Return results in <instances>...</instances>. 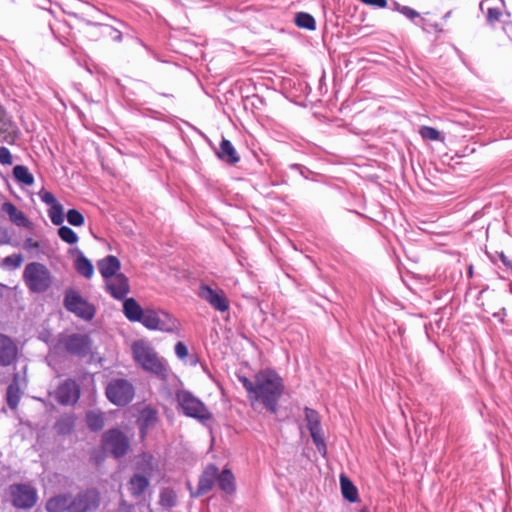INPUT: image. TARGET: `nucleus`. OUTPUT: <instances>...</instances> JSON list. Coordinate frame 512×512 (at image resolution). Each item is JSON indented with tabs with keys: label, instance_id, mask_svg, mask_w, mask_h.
I'll return each mask as SVG.
<instances>
[{
	"label": "nucleus",
	"instance_id": "1",
	"mask_svg": "<svg viewBox=\"0 0 512 512\" xmlns=\"http://www.w3.org/2000/svg\"><path fill=\"white\" fill-rule=\"evenodd\" d=\"M252 405L261 403L269 412L276 413L278 401L284 392V383L278 373L272 369H263L255 374L254 380L237 375Z\"/></svg>",
	"mask_w": 512,
	"mask_h": 512
},
{
	"label": "nucleus",
	"instance_id": "2",
	"mask_svg": "<svg viewBox=\"0 0 512 512\" xmlns=\"http://www.w3.org/2000/svg\"><path fill=\"white\" fill-rule=\"evenodd\" d=\"M131 354L136 365L143 371L161 380H167L170 373L169 365L148 340L134 341L131 344Z\"/></svg>",
	"mask_w": 512,
	"mask_h": 512
},
{
	"label": "nucleus",
	"instance_id": "3",
	"mask_svg": "<svg viewBox=\"0 0 512 512\" xmlns=\"http://www.w3.org/2000/svg\"><path fill=\"white\" fill-rule=\"evenodd\" d=\"M23 280L32 293H44L52 284V275L42 263L31 262L25 266Z\"/></svg>",
	"mask_w": 512,
	"mask_h": 512
},
{
	"label": "nucleus",
	"instance_id": "4",
	"mask_svg": "<svg viewBox=\"0 0 512 512\" xmlns=\"http://www.w3.org/2000/svg\"><path fill=\"white\" fill-rule=\"evenodd\" d=\"M149 330H156L165 333H178L179 321L168 312L161 309H145L143 319L140 322Z\"/></svg>",
	"mask_w": 512,
	"mask_h": 512
},
{
	"label": "nucleus",
	"instance_id": "5",
	"mask_svg": "<svg viewBox=\"0 0 512 512\" xmlns=\"http://www.w3.org/2000/svg\"><path fill=\"white\" fill-rule=\"evenodd\" d=\"M176 400L179 408L187 417L195 418L201 423H205L212 418L205 404L191 392L187 390L177 391Z\"/></svg>",
	"mask_w": 512,
	"mask_h": 512
},
{
	"label": "nucleus",
	"instance_id": "6",
	"mask_svg": "<svg viewBox=\"0 0 512 512\" xmlns=\"http://www.w3.org/2000/svg\"><path fill=\"white\" fill-rule=\"evenodd\" d=\"M63 305L67 311L84 321H91L96 314V307L73 288L65 291Z\"/></svg>",
	"mask_w": 512,
	"mask_h": 512
},
{
	"label": "nucleus",
	"instance_id": "7",
	"mask_svg": "<svg viewBox=\"0 0 512 512\" xmlns=\"http://www.w3.org/2000/svg\"><path fill=\"white\" fill-rule=\"evenodd\" d=\"M105 392L108 400L117 406L129 404L135 395L133 384L123 378L112 379L107 384Z\"/></svg>",
	"mask_w": 512,
	"mask_h": 512
},
{
	"label": "nucleus",
	"instance_id": "8",
	"mask_svg": "<svg viewBox=\"0 0 512 512\" xmlns=\"http://www.w3.org/2000/svg\"><path fill=\"white\" fill-rule=\"evenodd\" d=\"M58 345L66 352L79 357H86L91 352L92 342L87 334L60 335Z\"/></svg>",
	"mask_w": 512,
	"mask_h": 512
},
{
	"label": "nucleus",
	"instance_id": "9",
	"mask_svg": "<svg viewBox=\"0 0 512 512\" xmlns=\"http://www.w3.org/2000/svg\"><path fill=\"white\" fill-rule=\"evenodd\" d=\"M198 296L207 302L214 310L226 312L229 310L230 301L224 290L213 288L206 283H201L197 292Z\"/></svg>",
	"mask_w": 512,
	"mask_h": 512
},
{
	"label": "nucleus",
	"instance_id": "10",
	"mask_svg": "<svg viewBox=\"0 0 512 512\" xmlns=\"http://www.w3.org/2000/svg\"><path fill=\"white\" fill-rule=\"evenodd\" d=\"M102 446L115 458L124 456L129 449V439L118 429H111L102 436Z\"/></svg>",
	"mask_w": 512,
	"mask_h": 512
},
{
	"label": "nucleus",
	"instance_id": "11",
	"mask_svg": "<svg viewBox=\"0 0 512 512\" xmlns=\"http://www.w3.org/2000/svg\"><path fill=\"white\" fill-rule=\"evenodd\" d=\"M10 495L12 504L19 509H30L38 500L36 489L28 484L12 485Z\"/></svg>",
	"mask_w": 512,
	"mask_h": 512
},
{
	"label": "nucleus",
	"instance_id": "12",
	"mask_svg": "<svg viewBox=\"0 0 512 512\" xmlns=\"http://www.w3.org/2000/svg\"><path fill=\"white\" fill-rule=\"evenodd\" d=\"M100 505V494L90 488L79 492L76 496H72V504L70 512H95Z\"/></svg>",
	"mask_w": 512,
	"mask_h": 512
},
{
	"label": "nucleus",
	"instance_id": "13",
	"mask_svg": "<svg viewBox=\"0 0 512 512\" xmlns=\"http://www.w3.org/2000/svg\"><path fill=\"white\" fill-rule=\"evenodd\" d=\"M305 420L307 428L316 445L318 451L322 454L326 453V445L324 441V435L321 428L320 416L317 411L311 408H305Z\"/></svg>",
	"mask_w": 512,
	"mask_h": 512
},
{
	"label": "nucleus",
	"instance_id": "14",
	"mask_svg": "<svg viewBox=\"0 0 512 512\" xmlns=\"http://www.w3.org/2000/svg\"><path fill=\"white\" fill-rule=\"evenodd\" d=\"M105 288L117 300L124 299L130 292L129 280L123 273L105 280Z\"/></svg>",
	"mask_w": 512,
	"mask_h": 512
},
{
	"label": "nucleus",
	"instance_id": "15",
	"mask_svg": "<svg viewBox=\"0 0 512 512\" xmlns=\"http://www.w3.org/2000/svg\"><path fill=\"white\" fill-rule=\"evenodd\" d=\"M80 390L73 380L64 381L56 390V399L60 404L69 405L78 401Z\"/></svg>",
	"mask_w": 512,
	"mask_h": 512
},
{
	"label": "nucleus",
	"instance_id": "16",
	"mask_svg": "<svg viewBox=\"0 0 512 512\" xmlns=\"http://www.w3.org/2000/svg\"><path fill=\"white\" fill-rule=\"evenodd\" d=\"M17 137V127L8 116L4 107L0 105V140L12 145L16 142Z\"/></svg>",
	"mask_w": 512,
	"mask_h": 512
},
{
	"label": "nucleus",
	"instance_id": "17",
	"mask_svg": "<svg viewBox=\"0 0 512 512\" xmlns=\"http://www.w3.org/2000/svg\"><path fill=\"white\" fill-rule=\"evenodd\" d=\"M18 354V348L15 342L8 336L0 333V365H11Z\"/></svg>",
	"mask_w": 512,
	"mask_h": 512
},
{
	"label": "nucleus",
	"instance_id": "18",
	"mask_svg": "<svg viewBox=\"0 0 512 512\" xmlns=\"http://www.w3.org/2000/svg\"><path fill=\"white\" fill-rule=\"evenodd\" d=\"M218 476V468L215 465H208L203 471L196 493H191L192 496H201L209 492Z\"/></svg>",
	"mask_w": 512,
	"mask_h": 512
},
{
	"label": "nucleus",
	"instance_id": "19",
	"mask_svg": "<svg viewBox=\"0 0 512 512\" xmlns=\"http://www.w3.org/2000/svg\"><path fill=\"white\" fill-rule=\"evenodd\" d=\"M97 266L104 280L120 274L121 262L116 256L108 255L104 257L98 261Z\"/></svg>",
	"mask_w": 512,
	"mask_h": 512
},
{
	"label": "nucleus",
	"instance_id": "20",
	"mask_svg": "<svg viewBox=\"0 0 512 512\" xmlns=\"http://www.w3.org/2000/svg\"><path fill=\"white\" fill-rule=\"evenodd\" d=\"M72 495L69 493L58 494L49 498L45 504L47 512H70Z\"/></svg>",
	"mask_w": 512,
	"mask_h": 512
},
{
	"label": "nucleus",
	"instance_id": "21",
	"mask_svg": "<svg viewBox=\"0 0 512 512\" xmlns=\"http://www.w3.org/2000/svg\"><path fill=\"white\" fill-rule=\"evenodd\" d=\"M143 309L134 298H126L123 302V313L131 322H141L144 316Z\"/></svg>",
	"mask_w": 512,
	"mask_h": 512
},
{
	"label": "nucleus",
	"instance_id": "22",
	"mask_svg": "<svg viewBox=\"0 0 512 512\" xmlns=\"http://www.w3.org/2000/svg\"><path fill=\"white\" fill-rule=\"evenodd\" d=\"M20 381H25V378L20 379L19 374H15L12 382L7 388V404L11 409L17 408L21 399V384Z\"/></svg>",
	"mask_w": 512,
	"mask_h": 512
},
{
	"label": "nucleus",
	"instance_id": "23",
	"mask_svg": "<svg viewBox=\"0 0 512 512\" xmlns=\"http://www.w3.org/2000/svg\"><path fill=\"white\" fill-rule=\"evenodd\" d=\"M217 156L223 162L230 165H234L240 160V157L236 149L234 148L232 143L227 139H222L219 150L217 151Z\"/></svg>",
	"mask_w": 512,
	"mask_h": 512
},
{
	"label": "nucleus",
	"instance_id": "24",
	"mask_svg": "<svg viewBox=\"0 0 512 512\" xmlns=\"http://www.w3.org/2000/svg\"><path fill=\"white\" fill-rule=\"evenodd\" d=\"M157 422V413L150 408L142 410L138 419L140 435L144 438L150 428Z\"/></svg>",
	"mask_w": 512,
	"mask_h": 512
},
{
	"label": "nucleus",
	"instance_id": "25",
	"mask_svg": "<svg viewBox=\"0 0 512 512\" xmlns=\"http://www.w3.org/2000/svg\"><path fill=\"white\" fill-rule=\"evenodd\" d=\"M2 210L8 216L11 222L19 227H26L28 225V219L22 211H19L14 204L11 202H5L2 205Z\"/></svg>",
	"mask_w": 512,
	"mask_h": 512
},
{
	"label": "nucleus",
	"instance_id": "26",
	"mask_svg": "<svg viewBox=\"0 0 512 512\" xmlns=\"http://www.w3.org/2000/svg\"><path fill=\"white\" fill-rule=\"evenodd\" d=\"M75 269L80 275L87 279L92 278L94 275V267L91 261L80 250H77Z\"/></svg>",
	"mask_w": 512,
	"mask_h": 512
},
{
	"label": "nucleus",
	"instance_id": "27",
	"mask_svg": "<svg viewBox=\"0 0 512 512\" xmlns=\"http://www.w3.org/2000/svg\"><path fill=\"white\" fill-rule=\"evenodd\" d=\"M148 486L149 481L143 475L136 474L129 481V490L135 497L142 495Z\"/></svg>",
	"mask_w": 512,
	"mask_h": 512
},
{
	"label": "nucleus",
	"instance_id": "28",
	"mask_svg": "<svg viewBox=\"0 0 512 512\" xmlns=\"http://www.w3.org/2000/svg\"><path fill=\"white\" fill-rule=\"evenodd\" d=\"M340 485L342 495L345 499L352 503L358 500L357 488L346 476H340Z\"/></svg>",
	"mask_w": 512,
	"mask_h": 512
},
{
	"label": "nucleus",
	"instance_id": "29",
	"mask_svg": "<svg viewBox=\"0 0 512 512\" xmlns=\"http://www.w3.org/2000/svg\"><path fill=\"white\" fill-rule=\"evenodd\" d=\"M218 485L226 493H232L235 490L234 476L229 469H224L217 476Z\"/></svg>",
	"mask_w": 512,
	"mask_h": 512
},
{
	"label": "nucleus",
	"instance_id": "30",
	"mask_svg": "<svg viewBox=\"0 0 512 512\" xmlns=\"http://www.w3.org/2000/svg\"><path fill=\"white\" fill-rule=\"evenodd\" d=\"M13 176L21 184L31 186L34 183V176L24 165H16L13 168Z\"/></svg>",
	"mask_w": 512,
	"mask_h": 512
},
{
	"label": "nucleus",
	"instance_id": "31",
	"mask_svg": "<svg viewBox=\"0 0 512 512\" xmlns=\"http://www.w3.org/2000/svg\"><path fill=\"white\" fill-rule=\"evenodd\" d=\"M104 414L98 411H90L86 415L87 426L92 431H99L105 424Z\"/></svg>",
	"mask_w": 512,
	"mask_h": 512
},
{
	"label": "nucleus",
	"instance_id": "32",
	"mask_svg": "<svg viewBox=\"0 0 512 512\" xmlns=\"http://www.w3.org/2000/svg\"><path fill=\"white\" fill-rule=\"evenodd\" d=\"M295 23L300 28L314 30L316 27L315 19L308 13L300 12L295 17Z\"/></svg>",
	"mask_w": 512,
	"mask_h": 512
},
{
	"label": "nucleus",
	"instance_id": "33",
	"mask_svg": "<svg viewBox=\"0 0 512 512\" xmlns=\"http://www.w3.org/2000/svg\"><path fill=\"white\" fill-rule=\"evenodd\" d=\"M48 215L54 225L60 226L64 221L63 206L58 203L50 207L48 210Z\"/></svg>",
	"mask_w": 512,
	"mask_h": 512
},
{
	"label": "nucleus",
	"instance_id": "34",
	"mask_svg": "<svg viewBox=\"0 0 512 512\" xmlns=\"http://www.w3.org/2000/svg\"><path fill=\"white\" fill-rule=\"evenodd\" d=\"M23 256L21 254H12L2 260L1 267L5 269L15 270L23 263Z\"/></svg>",
	"mask_w": 512,
	"mask_h": 512
},
{
	"label": "nucleus",
	"instance_id": "35",
	"mask_svg": "<svg viewBox=\"0 0 512 512\" xmlns=\"http://www.w3.org/2000/svg\"><path fill=\"white\" fill-rule=\"evenodd\" d=\"M58 236L61 238L62 241L71 245L77 243L79 240L77 234L67 226H61L58 229Z\"/></svg>",
	"mask_w": 512,
	"mask_h": 512
},
{
	"label": "nucleus",
	"instance_id": "36",
	"mask_svg": "<svg viewBox=\"0 0 512 512\" xmlns=\"http://www.w3.org/2000/svg\"><path fill=\"white\" fill-rule=\"evenodd\" d=\"M160 504L165 508H171L176 504V494L170 489H165L160 494Z\"/></svg>",
	"mask_w": 512,
	"mask_h": 512
},
{
	"label": "nucleus",
	"instance_id": "37",
	"mask_svg": "<svg viewBox=\"0 0 512 512\" xmlns=\"http://www.w3.org/2000/svg\"><path fill=\"white\" fill-rule=\"evenodd\" d=\"M419 133L421 137L426 140L437 141L441 139L440 132L430 126H422Z\"/></svg>",
	"mask_w": 512,
	"mask_h": 512
},
{
	"label": "nucleus",
	"instance_id": "38",
	"mask_svg": "<svg viewBox=\"0 0 512 512\" xmlns=\"http://www.w3.org/2000/svg\"><path fill=\"white\" fill-rule=\"evenodd\" d=\"M67 221L72 226H82L85 222L84 216L76 209H70L67 212Z\"/></svg>",
	"mask_w": 512,
	"mask_h": 512
},
{
	"label": "nucleus",
	"instance_id": "39",
	"mask_svg": "<svg viewBox=\"0 0 512 512\" xmlns=\"http://www.w3.org/2000/svg\"><path fill=\"white\" fill-rule=\"evenodd\" d=\"M99 27L101 28V33L109 36L113 41L120 42L122 40V33L119 30L109 25H99Z\"/></svg>",
	"mask_w": 512,
	"mask_h": 512
},
{
	"label": "nucleus",
	"instance_id": "40",
	"mask_svg": "<svg viewBox=\"0 0 512 512\" xmlns=\"http://www.w3.org/2000/svg\"><path fill=\"white\" fill-rule=\"evenodd\" d=\"M39 197L45 204L49 205L50 207L59 203L55 196L49 191L41 190L39 192Z\"/></svg>",
	"mask_w": 512,
	"mask_h": 512
},
{
	"label": "nucleus",
	"instance_id": "41",
	"mask_svg": "<svg viewBox=\"0 0 512 512\" xmlns=\"http://www.w3.org/2000/svg\"><path fill=\"white\" fill-rule=\"evenodd\" d=\"M396 9L401 14H403L404 16H406L409 19H414L416 17H419V13L416 10H414L408 6H401L399 4H396Z\"/></svg>",
	"mask_w": 512,
	"mask_h": 512
},
{
	"label": "nucleus",
	"instance_id": "42",
	"mask_svg": "<svg viewBox=\"0 0 512 512\" xmlns=\"http://www.w3.org/2000/svg\"><path fill=\"white\" fill-rule=\"evenodd\" d=\"M0 163L3 165H11L13 163L10 151L4 146L0 147Z\"/></svg>",
	"mask_w": 512,
	"mask_h": 512
},
{
	"label": "nucleus",
	"instance_id": "43",
	"mask_svg": "<svg viewBox=\"0 0 512 512\" xmlns=\"http://www.w3.org/2000/svg\"><path fill=\"white\" fill-rule=\"evenodd\" d=\"M175 354L181 360L185 359L188 356V348L183 342L176 343Z\"/></svg>",
	"mask_w": 512,
	"mask_h": 512
},
{
	"label": "nucleus",
	"instance_id": "44",
	"mask_svg": "<svg viewBox=\"0 0 512 512\" xmlns=\"http://www.w3.org/2000/svg\"><path fill=\"white\" fill-rule=\"evenodd\" d=\"M363 4L375 6L378 8H386L388 3L387 0H360Z\"/></svg>",
	"mask_w": 512,
	"mask_h": 512
},
{
	"label": "nucleus",
	"instance_id": "45",
	"mask_svg": "<svg viewBox=\"0 0 512 512\" xmlns=\"http://www.w3.org/2000/svg\"><path fill=\"white\" fill-rule=\"evenodd\" d=\"M501 16L500 11L497 8H489L487 12V17L489 20L497 21Z\"/></svg>",
	"mask_w": 512,
	"mask_h": 512
},
{
	"label": "nucleus",
	"instance_id": "46",
	"mask_svg": "<svg viewBox=\"0 0 512 512\" xmlns=\"http://www.w3.org/2000/svg\"><path fill=\"white\" fill-rule=\"evenodd\" d=\"M24 248L25 249H38L39 248V243L34 241L32 238H28L24 242Z\"/></svg>",
	"mask_w": 512,
	"mask_h": 512
},
{
	"label": "nucleus",
	"instance_id": "47",
	"mask_svg": "<svg viewBox=\"0 0 512 512\" xmlns=\"http://www.w3.org/2000/svg\"><path fill=\"white\" fill-rule=\"evenodd\" d=\"M500 260L503 263L504 266L512 270V261L508 259L507 256H505L504 253H501Z\"/></svg>",
	"mask_w": 512,
	"mask_h": 512
},
{
	"label": "nucleus",
	"instance_id": "48",
	"mask_svg": "<svg viewBox=\"0 0 512 512\" xmlns=\"http://www.w3.org/2000/svg\"><path fill=\"white\" fill-rule=\"evenodd\" d=\"M10 243V237L6 232L0 233V244H9Z\"/></svg>",
	"mask_w": 512,
	"mask_h": 512
},
{
	"label": "nucleus",
	"instance_id": "49",
	"mask_svg": "<svg viewBox=\"0 0 512 512\" xmlns=\"http://www.w3.org/2000/svg\"><path fill=\"white\" fill-rule=\"evenodd\" d=\"M450 15H451V12L449 11V12H447V13H446V15L444 16V18H445V19H446V18H449V16H450Z\"/></svg>",
	"mask_w": 512,
	"mask_h": 512
},
{
	"label": "nucleus",
	"instance_id": "50",
	"mask_svg": "<svg viewBox=\"0 0 512 512\" xmlns=\"http://www.w3.org/2000/svg\"><path fill=\"white\" fill-rule=\"evenodd\" d=\"M360 512H370V511L367 508H363V509H361Z\"/></svg>",
	"mask_w": 512,
	"mask_h": 512
},
{
	"label": "nucleus",
	"instance_id": "51",
	"mask_svg": "<svg viewBox=\"0 0 512 512\" xmlns=\"http://www.w3.org/2000/svg\"><path fill=\"white\" fill-rule=\"evenodd\" d=\"M40 338H41L42 340H44V341H47V340H46V336H41Z\"/></svg>",
	"mask_w": 512,
	"mask_h": 512
},
{
	"label": "nucleus",
	"instance_id": "52",
	"mask_svg": "<svg viewBox=\"0 0 512 512\" xmlns=\"http://www.w3.org/2000/svg\"><path fill=\"white\" fill-rule=\"evenodd\" d=\"M510 292L512 293V284H510Z\"/></svg>",
	"mask_w": 512,
	"mask_h": 512
}]
</instances>
